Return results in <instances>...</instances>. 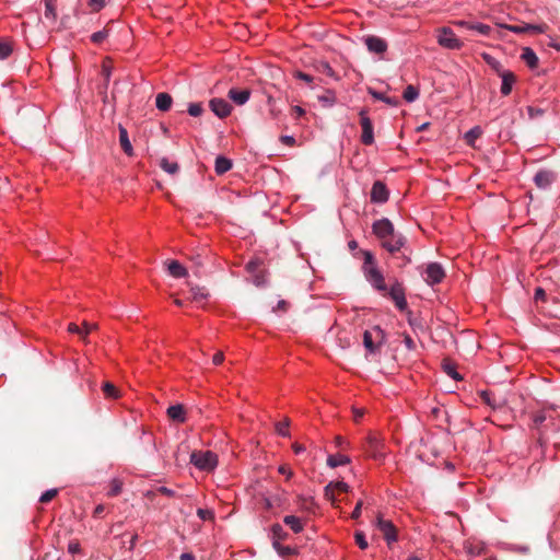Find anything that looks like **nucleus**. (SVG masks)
Returning a JSON list of instances; mask_svg holds the SVG:
<instances>
[{
    "label": "nucleus",
    "instance_id": "nucleus-1",
    "mask_svg": "<svg viewBox=\"0 0 560 560\" xmlns=\"http://www.w3.org/2000/svg\"><path fill=\"white\" fill-rule=\"evenodd\" d=\"M190 462L200 470L210 471L215 468L218 458L211 451H196L190 455Z\"/></svg>",
    "mask_w": 560,
    "mask_h": 560
},
{
    "label": "nucleus",
    "instance_id": "nucleus-2",
    "mask_svg": "<svg viewBox=\"0 0 560 560\" xmlns=\"http://www.w3.org/2000/svg\"><path fill=\"white\" fill-rule=\"evenodd\" d=\"M499 27L514 32L516 34H525V33L539 34V33H545L548 30V25L545 23H542V24L521 23V24H515V25L499 24Z\"/></svg>",
    "mask_w": 560,
    "mask_h": 560
},
{
    "label": "nucleus",
    "instance_id": "nucleus-3",
    "mask_svg": "<svg viewBox=\"0 0 560 560\" xmlns=\"http://www.w3.org/2000/svg\"><path fill=\"white\" fill-rule=\"evenodd\" d=\"M383 440H381L376 434L370 433L365 439V443L363 444L364 452L368 453L374 459H381L384 457L383 452Z\"/></svg>",
    "mask_w": 560,
    "mask_h": 560
},
{
    "label": "nucleus",
    "instance_id": "nucleus-4",
    "mask_svg": "<svg viewBox=\"0 0 560 560\" xmlns=\"http://www.w3.org/2000/svg\"><path fill=\"white\" fill-rule=\"evenodd\" d=\"M383 295H388L395 303L396 307L400 311H405L407 308V301L405 296V289L401 282L398 280H395L390 289H387L386 293H383Z\"/></svg>",
    "mask_w": 560,
    "mask_h": 560
},
{
    "label": "nucleus",
    "instance_id": "nucleus-5",
    "mask_svg": "<svg viewBox=\"0 0 560 560\" xmlns=\"http://www.w3.org/2000/svg\"><path fill=\"white\" fill-rule=\"evenodd\" d=\"M383 339L384 332L378 326H375L373 331L365 330L363 334V345L372 353L377 351L378 345L382 343Z\"/></svg>",
    "mask_w": 560,
    "mask_h": 560
},
{
    "label": "nucleus",
    "instance_id": "nucleus-6",
    "mask_svg": "<svg viewBox=\"0 0 560 560\" xmlns=\"http://www.w3.org/2000/svg\"><path fill=\"white\" fill-rule=\"evenodd\" d=\"M438 42L442 47L447 49H459L462 47V42L448 27H443L439 31Z\"/></svg>",
    "mask_w": 560,
    "mask_h": 560
},
{
    "label": "nucleus",
    "instance_id": "nucleus-7",
    "mask_svg": "<svg viewBox=\"0 0 560 560\" xmlns=\"http://www.w3.org/2000/svg\"><path fill=\"white\" fill-rule=\"evenodd\" d=\"M360 116V125L362 128L361 141L365 145H371L374 142V132L373 125L371 119L368 116V112L365 109H361L359 113Z\"/></svg>",
    "mask_w": 560,
    "mask_h": 560
},
{
    "label": "nucleus",
    "instance_id": "nucleus-8",
    "mask_svg": "<svg viewBox=\"0 0 560 560\" xmlns=\"http://www.w3.org/2000/svg\"><path fill=\"white\" fill-rule=\"evenodd\" d=\"M364 276L375 290L382 294L387 292L385 278L377 267H369L368 272L364 273Z\"/></svg>",
    "mask_w": 560,
    "mask_h": 560
},
{
    "label": "nucleus",
    "instance_id": "nucleus-9",
    "mask_svg": "<svg viewBox=\"0 0 560 560\" xmlns=\"http://www.w3.org/2000/svg\"><path fill=\"white\" fill-rule=\"evenodd\" d=\"M424 275H425L424 281L429 285H434L436 283H440L445 278V271L442 268V266L438 262L429 264L424 270Z\"/></svg>",
    "mask_w": 560,
    "mask_h": 560
},
{
    "label": "nucleus",
    "instance_id": "nucleus-10",
    "mask_svg": "<svg viewBox=\"0 0 560 560\" xmlns=\"http://www.w3.org/2000/svg\"><path fill=\"white\" fill-rule=\"evenodd\" d=\"M372 230L382 242L395 234L393 223L386 218L375 221Z\"/></svg>",
    "mask_w": 560,
    "mask_h": 560
},
{
    "label": "nucleus",
    "instance_id": "nucleus-11",
    "mask_svg": "<svg viewBox=\"0 0 560 560\" xmlns=\"http://www.w3.org/2000/svg\"><path fill=\"white\" fill-rule=\"evenodd\" d=\"M376 526L383 534L388 545L397 540L396 527L390 521L384 520L383 517L378 516Z\"/></svg>",
    "mask_w": 560,
    "mask_h": 560
},
{
    "label": "nucleus",
    "instance_id": "nucleus-12",
    "mask_svg": "<svg viewBox=\"0 0 560 560\" xmlns=\"http://www.w3.org/2000/svg\"><path fill=\"white\" fill-rule=\"evenodd\" d=\"M209 106L219 118L228 117L232 110V106L223 98H212Z\"/></svg>",
    "mask_w": 560,
    "mask_h": 560
},
{
    "label": "nucleus",
    "instance_id": "nucleus-13",
    "mask_svg": "<svg viewBox=\"0 0 560 560\" xmlns=\"http://www.w3.org/2000/svg\"><path fill=\"white\" fill-rule=\"evenodd\" d=\"M405 244L406 237L396 233L382 242L383 247L392 254L399 252L401 248H404Z\"/></svg>",
    "mask_w": 560,
    "mask_h": 560
},
{
    "label": "nucleus",
    "instance_id": "nucleus-14",
    "mask_svg": "<svg viewBox=\"0 0 560 560\" xmlns=\"http://www.w3.org/2000/svg\"><path fill=\"white\" fill-rule=\"evenodd\" d=\"M388 199V190L384 183L377 180L373 184L371 189V201L383 203Z\"/></svg>",
    "mask_w": 560,
    "mask_h": 560
},
{
    "label": "nucleus",
    "instance_id": "nucleus-15",
    "mask_svg": "<svg viewBox=\"0 0 560 560\" xmlns=\"http://www.w3.org/2000/svg\"><path fill=\"white\" fill-rule=\"evenodd\" d=\"M365 45L371 52L382 55L387 49L386 42L377 36H368L365 38Z\"/></svg>",
    "mask_w": 560,
    "mask_h": 560
},
{
    "label": "nucleus",
    "instance_id": "nucleus-16",
    "mask_svg": "<svg viewBox=\"0 0 560 560\" xmlns=\"http://www.w3.org/2000/svg\"><path fill=\"white\" fill-rule=\"evenodd\" d=\"M228 96L236 104V105H244L248 100H249V96H250V90L248 89H243V90H237V89H231L229 91V94Z\"/></svg>",
    "mask_w": 560,
    "mask_h": 560
},
{
    "label": "nucleus",
    "instance_id": "nucleus-17",
    "mask_svg": "<svg viewBox=\"0 0 560 560\" xmlns=\"http://www.w3.org/2000/svg\"><path fill=\"white\" fill-rule=\"evenodd\" d=\"M186 412L183 405L177 404L167 408V416L173 421L184 423L186 421Z\"/></svg>",
    "mask_w": 560,
    "mask_h": 560
},
{
    "label": "nucleus",
    "instance_id": "nucleus-18",
    "mask_svg": "<svg viewBox=\"0 0 560 560\" xmlns=\"http://www.w3.org/2000/svg\"><path fill=\"white\" fill-rule=\"evenodd\" d=\"M500 75L502 78L501 93L503 95H509L512 91V85L515 82V75L510 71H502Z\"/></svg>",
    "mask_w": 560,
    "mask_h": 560
},
{
    "label": "nucleus",
    "instance_id": "nucleus-19",
    "mask_svg": "<svg viewBox=\"0 0 560 560\" xmlns=\"http://www.w3.org/2000/svg\"><path fill=\"white\" fill-rule=\"evenodd\" d=\"M458 24L468 30L477 31L479 34H481L483 36H488L491 33V27L487 24L470 23V22H466V21H460V22H458Z\"/></svg>",
    "mask_w": 560,
    "mask_h": 560
},
{
    "label": "nucleus",
    "instance_id": "nucleus-20",
    "mask_svg": "<svg viewBox=\"0 0 560 560\" xmlns=\"http://www.w3.org/2000/svg\"><path fill=\"white\" fill-rule=\"evenodd\" d=\"M522 59L524 62L530 68L535 69L538 66V57L534 52V50L529 47H525L522 50Z\"/></svg>",
    "mask_w": 560,
    "mask_h": 560
},
{
    "label": "nucleus",
    "instance_id": "nucleus-21",
    "mask_svg": "<svg viewBox=\"0 0 560 560\" xmlns=\"http://www.w3.org/2000/svg\"><path fill=\"white\" fill-rule=\"evenodd\" d=\"M119 142L124 152L131 156L133 154L132 145L129 141L128 132L122 126H119Z\"/></svg>",
    "mask_w": 560,
    "mask_h": 560
},
{
    "label": "nucleus",
    "instance_id": "nucleus-22",
    "mask_svg": "<svg viewBox=\"0 0 560 560\" xmlns=\"http://www.w3.org/2000/svg\"><path fill=\"white\" fill-rule=\"evenodd\" d=\"M156 108L167 112L172 106V96L168 93H159L155 97Z\"/></svg>",
    "mask_w": 560,
    "mask_h": 560
},
{
    "label": "nucleus",
    "instance_id": "nucleus-23",
    "mask_svg": "<svg viewBox=\"0 0 560 560\" xmlns=\"http://www.w3.org/2000/svg\"><path fill=\"white\" fill-rule=\"evenodd\" d=\"M232 161L224 156H218L214 163V170L218 175H223L232 168Z\"/></svg>",
    "mask_w": 560,
    "mask_h": 560
},
{
    "label": "nucleus",
    "instance_id": "nucleus-24",
    "mask_svg": "<svg viewBox=\"0 0 560 560\" xmlns=\"http://www.w3.org/2000/svg\"><path fill=\"white\" fill-rule=\"evenodd\" d=\"M552 179V174L547 171H540L534 177V182L539 188L548 187L551 184Z\"/></svg>",
    "mask_w": 560,
    "mask_h": 560
},
{
    "label": "nucleus",
    "instance_id": "nucleus-25",
    "mask_svg": "<svg viewBox=\"0 0 560 560\" xmlns=\"http://www.w3.org/2000/svg\"><path fill=\"white\" fill-rule=\"evenodd\" d=\"M101 389L107 399H117L120 397L119 389L110 382H104Z\"/></svg>",
    "mask_w": 560,
    "mask_h": 560
},
{
    "label": "nucleus",
    "instance_id": "nucleus-26",
    "mask_svg": "<svg viewBox=\"0 0 560 560\" xmlns=\"http://www.w3.org/2000/svg\"><path fill=\"white\" fill-rule=\"evenodd\" d=\"M168 272L175 278H184L187 276V269L177 260H172L168 264Z\"/></svg>",
    "mask_w": 560,
    "mask_h": 560
},
{
    "label": "nucleus",
    "instance_id": "nucleus-27",
    "mask_svg": "<svg viewBox=\"0 0 560 560\" xmlns=\"http://www.w3.org/2000/svg\"><path fill=\"white\" fill-rule=\"evenodd\" d=\"M442 369L453 380H455V381L462 380V376L456 371L455 363L453 361H451L450 359H444L442 361Z\"/></svg>",
    "mask_w": 560,
    "mask_h": 560
},
{
    "label": "nucleus",
    "instance_id": "nucleus-28",
    "mask_svg": "<svg viewBox=\"0 0 560 560\" xmlns=\"http://www.w3.org/2000/svg\"><path fill=\"white\" fill-rule=\"evenodd\" d=\"M351 459L349 456L337 454V455H330L327 458V465L331 468H336L341 465L350 464Z\"/></svg>",
    "mask_w": 560,
    "mask_h": 560
},
{
    "label": "nucleus",
    "instance_id": "nucleus-29",
    "mask_svg": "<svg viewBox=\"0 0 560 560\" xmlns=\"http://www.w3.org/2000/svg\"><path fill=\"white\" fill-rule=\"evenodd\" d=\"M283 522L287 526H289L294 533H300L303 530V524L301 518L294 515H287L283 518Z\"/></svg>",
    "mask_w": 560,
    "mask_h": 560
},
{
    "label": "nucleus",
    "instance_id": "nucleus-30",
    "mask_svg": "<svg viewBox=\"0 0 560 560\" xmlns=\"http://www.w3.org/2000/svg\"><path fill=\"white\" fill-rule=\"evenodd\" d=\"M159 165L164 172L171 175H174L179 171V165L176 162L168 161L167 158H162Z\"/></svg>",
    "mask_w": 560,
    "mask_h": 560
},
{
    "label": "nucleus",
    "instance_id": "nucleus-31",
    "mask_svg": "<svg viewBox=\"0 0 560 560\" xmlns=\"http://www.w3.org/2000/svg\"><path fill=\"white\" fill-rule=\"evenodd\" d=\"M190 291L192 293V300L196 302L207 300L209 296V292L203 287L190 285Z\"/></svg>",
    "mask_w": 560,
    "mask_h": 560
},
{
    "label": "nucleus",
    "instance_id": "nucleus-32",
    "mask_svg": "<svg viewBox=\"0 0 560 560\" xmlns=\"http://www.w3.org/2000/svg\"><path fill=\"white\" fill-rule=\"evenodd\" d=\"M402 96H404L405 101L410 103V102H413V101H416L418 98L419 91L413 85H408L405 89Z\"/></svg>",
    "mask_w": 560,
    "mask_h": 560
},
{
    "label": "nucleus",
    "instance_id": "nucleus-33",
    "mask_svg": "<svg viewBox=\"0 0 560 560\" xmlns=\"http://www.w3.org/2000/svg\"><path fill=\"white\" fill-rule=\"evenodd\" d=\"M482 131L480 127H474L465 135V139L469 145H472L475 140L481 136Z\"/></svg>",
    "mask_w": 560,
    "mask_h": 560
},
{
    "label": "nucleus",
    "instance_id": "nucleus-34",
    "mask_svg": "<svg viewBox=\"0 0 560 560\" xmlns=\"http://www.w3.org/2000/svg\"><path fill=\"white\" fill-rule=\"evenodd\" d=\"M318 101L323 104L325 107H330L336 102V96L332 92H327L325 95L318 96Z\"/></svg>",
    "mask_w": 560,
    "mask_h": 560
},
{
    "label": "nucleus",
    "instance_id": "nucleus-35",
    "mask_svg": "<svg viewBox=\"0 0 560 560\" xmlns=\"http://www.w3.org/2000/svg\"><path fill=\"white\" fill-rule=\"evenodd\" d=\"M370 93L376 100L383 101V102H385V103H387L389 105L396 106L398 104V100L397 98L386 97L382 93H378V92L372 91V90H370Z\"/></svg>",
    "mask_w": 560,
    "mask_h": 560
},
{
    "label": "nucleus",
    "instance_id": "nucleus-36",
    "mask_svg": "<svg viewBox=\"0 0 560 560\" xmlns=\"http://www.w3.org/2000/svg\"><path fill=\"white\" fill-rule=\"evenodd\" d=\"M122 482L118 479H114L110 482V489L108 491L109 497H116L121 492Z\"/></svg>",
    "mask_w": 560,
    "mask_h": 560
},
{
    "label": "nucleus",
    "instance_id": "nucleus-37",
    "mask_svg": "<svg viewBox=\"0 0 560 560\" xmlns=\"http://www.w3.org/2000/svg\"><path fill=\"white\" fill-rule=\"evenodd\" d=\"M45 18L49 20L56 19V11L52 0H45Z\"/></svg>",
    "mask_w": 560,
    "mask_h": 560
},
{
    "label": "nucleus",
    "instance_id": "nucleus-38",
    "mask_svg": "<svg viewBox=\"0 0 560 560\" xmlns=\"http://www.w3.org/2000/svg\"><path fill=\"white\" fill-rule=\"evenodd\" d=\"M369 267H376L374 256L370 252L364 253V264H363V271L364 273L368 272Z\"/></svg>",
    "mask_w": 560,
    "mask_h": 560
},
{
    "label": "nucleus",
    "instance_id": "nucleus-39",
    "mask_svg": "<svg viewBox=\"0 0 560 560\" xmlns=\"http://www.w3.org/2000/svg\"><path fill=\"white\" fill-rule=\"evenodd\" d=\"M58 493V490L57 489H50V490H47L45 491L40 498H39V502L40 503H48L50 502Z\"/></svg>",
    "mask_w": 560,
    "mask_h": 560
},
{
    "label": "nucleus",
    "instance_id": "nucleus-40",
    "mask_svg": "<svg viewBox=\"0 0 560 560\" xmlns=\"http://www.w3.org/2000/svg\"><path fill=\"white\" fill-rule=\"evenodd\" d=\"M276 431L278 432V434H280L282 436H288L289 435V420L285 419L283 422H278L276 424Z\"/></svg>",
    "mask_w": 560,
    "mask_h": 560
},
{
    "label": "nucleus",
    "instance_id": "nucleus-41",
    "mask_svg": "<svg viewBox=\"0 0 560 560\" xmlns=\"http://www.w3.org/2000/svg\"><path fill=\"white\" fill-rule=\"evenodd\" d=\"M203 112V108L201 106V103H191L188 106V113L189 115L197 117L200 116Z\"/></svg>",
    "mask_w": 560,
    "mask_h": 560
},
{
    "label": "nucleus",
    "instance_id": "nucleus-42",
    "mask_svg": "<svg viewBox=\"0 0 560 560\" xmlns=\"http://www.w3.org/2000/svg\"><path fill=\"white\" fill-rule=\"evenodd\" d=\"M355 542L360 547V549H366L369 547L368 540L365 539V535L362 532H357L354 534Z\"/></svg>",
    "mask_w": 560,
    "mask_h": 560
},
{
    "label": "nucleus",
    "instance_id": "nucleus-43",
    "mask_svg": "<svg viewBox=\"0 0 560 560\" xmlns=\"http://www.w3.org/2000/svg\"><path fill=\"white\" fill-rule=\"evenodd\" d=\"M12 52V47L9 43L0 42V59L8 58Z\"/></svg>",
    "mask_w": 560,
    "mask_h": 560
},
{
    "label": "nucleus",
    "instance_id": "nucleus-44",
    "mask_svg": "<svg viewBox=\"0 0 560 560\" xmlns=\"http://www.w3.org/2000/svg\"><path fill=\"white\" fill-rule=\"evenodd\" d=\"M335 489L332 488V485L328 483L325 489H324V495L325 498L330 501L334 505L336 504V499H335Z\"/></svg>",
    "mask_w": 560,
    "mask_h": 560
},
{
    "label": "nucleus",
    "instance_id": "nucleus-45",
    "mask_svg": "<svg viewBox=\"0 0 560 560\" xmlns=\"http://www.w3.org/2000/svg\"><path fill=\"white\" fill-rule=\"evenodd\" d=\"M108 36V32L106 30L98 31L92 34L91 39L95 44H101Z\"/></svg>",
    "mask_w": 560,
    "mask_h": 560
},
{
    "label": "nucleus",
    "instance_id": "nucleus-46",
    "mask_svg": "<svg viewBox=\"0 0 560 560\" xmlns=\"http://www.w3.org/2000/svg\"><path fill=\"white\" fill-rule=\"evenodd\" d=\"M197 515L203 521L212 520L214 517L213 512L208 509H198Z\"/></svg>",
    "mask_w": 560,
    "mask_h": 560
},
{
    "label": "nucleus",
    "instance_id": "nucleus-47",
    "mask_svg": "<svg viewBox=\"0 0 560 560\" xmlns=\"http://www.w3.org/2000/svg\"><path fill=\"white\" fill-rule=\"evenodd\" d=\"M335 444L337 447H339L340 450H348L350 447V443L348 441H346L342 436L340 435H337L335 438Z\"/></svg>",
    "mask_w": 560,
    "mask_h": 560
},
{
    "label": "nucleus",
    "instance_id": "nucleus-48",
    "mask_svg": "<svg viewBox=\"0 0 560 560\" xmlns=\"http://www.w3.org/2000/svg\"><path fill=\"white\" fill-rule=\"evenodd\" d=\"M329 483L332 485V488L335 489V491L348 492V490H349L348 483H346L343 481L329 482Z\"/></svg>",
    "mask_w": 560,
    "mask_h": 560
},
{
    "label": "nucleus",
    "instance_id": "nucleus-49",
    "mask_svg": "<svg viewBox=\"0 0 560 560\" xmlns=\"http://www.w3.org/2000/svg\"><path fill=\"white\" fill-rule=\"evenodd\" d=\"M261 265V261L259 259H253V260H249L247 264H246V269L249 271V272H256L259 268V266Z\"/></svg>",
    "mask_w": 560,
    "mask_h": 560
},
{
    "label": "nucleus",
    "instance_id": "nucleus-50",
    "mask_svg": "<svg viewBox=\"0 0 560 560\" xmlns=\"http://www.w3.org/2000/svg\"><path fill=\"white\" fill-rule=\"evenodd\" d=\"M402 342L408 350L412 351L416 349V342L409 335H407V334L404 335Z\"/></svg>",
    "mask_w": 560,
    "mask_h": 560
},
{
    "label": "nucleus",
    "instance_id": "nucleus-51",
    "mask_svg": "<svg viewBox=\"0 0 560 560\" xmlns=\"http://www.w3.org/2000/svg\"><path fill=\"white\" fill-rule=\"evenodd\" d=\"M295 78H298V79H300V80H302V81H304V82H306L308 84L312 83L313 80H314V78L311 74L302 72V71H298L295 73Z\"/></svg>",
    "mask_w": 560,
    "mask_h": 560
},
{
    "label": "nucleus",
    "instance_id": "nucleus-52",
    "mask_svg": "<svg viewBox=\"0 0 560 560\" xmlns=\"http://www.w3.org/2000/svg\"><path fill=\"white\" fill-rule=\"evenodd\" d=\"M84 329L82 330V339L85 341L88 334L95 329L97 326L95 324H89L86 322L83 323Z\"/></svg>",
    "mask_w": 560,
    "mask_h": 560
},
{
    "label": "nucleus",
    "instance_id": "nucleus-53",
    "mask_svg": "<svg viewBox=\"0 0 560 560\" xmlns=\"http://www.w3.org/2000/svg\"><path fill=\"white\" fill-rule=\"evenodd\" d=\"M68 551L72 555L80 552V544L78 540H71L68 545Z\"/></svg>",
    "mask_w": 560,
    "mask_h": 560
},
{
    "label": "nucleus",
    "instance_id": "nucleus-54",
    "mask_svg": "<svg viewBox=\"0 0 560 560\" xmlns=\"http://www.w3.org/2000/svg\"><path fill=\"white\" fill-rule=\"evenodd\" d=\"M480 396L487 405L495 407V402L491 399V393L483 390L480 393Z\"/></svg>",
    "mask_w": 560,
    "mask_h": 560
},
{
    "label": "nucleus",
    "instance_id": "nucleus-55",
    "mask_svg": "<svg viewBox=\"0 0 560 560\" xmlns=\"http://www.w3.org/2000/svg\"><path fill=\"white\" fill-rule=\"evenodd\" d=\"M110 73H112L110 67L106 62H104L103 66H102V74H103V77L105 79L106 84L109 81Z\"/></svg>",
    "mask_w": 560,
    "mask_h": 560
},
{
    "label": "nucleus",
    "instance_id": "nucleus-56",
    "mask_svg": "<svg viewBox=\"0 0 560 560\" xmlns=\"http://www.w3.org/2000/svg\"><path fill=\"white\" fill-rule=\"evenodd\" d=\"M89 4L92 10L98 11L104 7L105 2L104 0H89Z\"/></svg>",
    "mask_w": 560,
    "mask_h": 560
},
{
    "label": "nucleus",
    "instance_id": "nucleus-57",
    "mask_svg": "<svg viewBox=\"0 0 560 560\" xmlns=\"http://www.w3.org/2000/svg\"><path fill=\"white\" fill-rule=\"evenodd\" d=\"M191 260L194 261V264L197 268L196 273L198 275V270L203 266L202 257L200 254H198L196 256H192Z\"/></svg>",
    "mask_w": 560,
    "mask_h": 560
},
{
    "label": "nucleus",
    "instance_id": "nucleus-58",
    "mask_svg": "<svg viewBox=\"0 0 560 560\" xmlns=\"http://www.w3.org/2000/svg\"><path fill=\"white\" fill-rule=\"evenodd\" d=\"M545 299H546L545 290L542 288H540V287L536 288V290H535V300L536 301H539V300L540 301H545Z\"/></svg>",
    "mask_w": 560,
    "mask_h": 560
},
{
    "label": "nucleus",
    "instance_id": "nucleus-59",
    "mask_svg": "<svg viewBox=\"0 0 560 560\" xmlns=\"http://www.w3.org/2000/svg\"><path fill=\"white\" fill-rule=\"evenodd\" d=\"M362 504H363V502H362V501H359V502L357 503V505H355V508H354V510H353V512H352V514H351V517H352L353 520H357V518H359V517H360V515H361Z\"/></svg>",
    "mask_w": 560,
    "mask_h": 560
},
{
    "label": "nucleus",
    "instance_id": "nucleus-60",
    "mask_svg": "<svg viewBox=\"0 0 560 560\" xmlns=\"http://www.w3.org/2000/svg\"><path fill=\"white\" fill-rule=\"evenodd\" d=\"M288 307H289L288 302H287V301H284V300H281V301H279V302H278V304H277V306L273 308V311H275V312H277V311L287 312Z\"/></svg>",
    "mask_w": 560,
    "mask_h": 560
},
{
    "label": "nucleus",
    "instance_id": "nucleus-61",
    "mask_svg": "<svg viewBox=\"0 0 560 560\" xmlns=\"http://www.w3.org/2000/svg\"><path fill=\"white\" fill-rule=\"evenodd\" d=\"M156 491L161 494H164V495H167V497H174L175 495V491H173L172 489H168L166 487H159L156 489Z\"/></svg>",
    "mask_w": 560,
    "mask_h": 560
},
{
    "label": "nucleus",
    "instance_id": "nucleus-62",
    "mask_svg": "<svg viewBox=\"0 0 560 560\" xmlns=\"http://www.w3.org/2000/svg\"><path fill=\"white\" fill-rule=\"evenodd\" d=\"M223 361H224V354H223V352H221V351H220V352H217V353L213 355V358H212V362H213V364H215V365L221 364Z\"/></svg>",
    "mask_w": 560,
    "mask_h": 560
},
{
    "label": "nucleus",
    "instance_id": "nucleus-63",
    "mask_svg": "<svg viewBox=\"0 0 560 560\" xmlns=\"http://www.w3.org/2000/svg\"><path fill=\"white\" fill-rule=\"evenodd\" d=\"M68 331L72 332V334H78V335H80L82 337V329L78 325H75L73 323L69 324Z\"/></svg>",
    "mask_w": 560,
    "mask_h": 560
},
{
    "label": "nucleus",
    "instance_id": "nucleus-64",
    "mask_svg": "<svg viewBox=\"0 0 560 560\" xmlns=\"http://www.w3.org/2000/svg\"><path fill=\"white\" fill-rule=\"evenodd\" d=\"M364 416V409L353 408V419L359 421Z\"/></svg>",
    "mask_w": 560,
    "mask_h": 560
}]
</instances>
